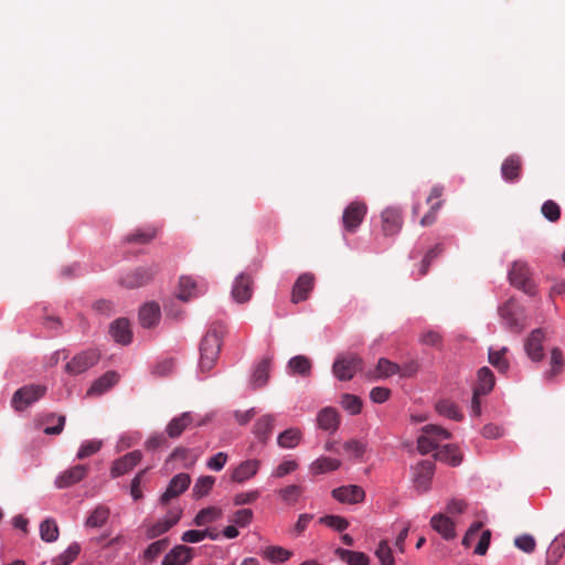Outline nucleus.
I'll use <instances>...</instances> for the list:
<instances>
[{"instance_id": "680f3d73", "label": "nucleus", "mask_w": 565, "mask_h": 565, "mask_svg": "<svg viewBox=\"0 0 565 565\" xmlns=\"http://www.w3.org/2000/svg\"><path fill=\"white\" fill-rule=\"evenodd\" d=\"M343 448L351 456L360 458L365 451V444L356 439H351L343 444Z\"/></svg>"}, {"instance_id": "cd10ccee", "label": "nucleus", "mask_w": 565, "mask_h": 565, "mask_svg": "<svg viewBox=\"0 0 565 565\" xmlns=\"http://www.w3.org/2000/svg\"><path fill=\"white\" fill-rule=\"evenodd\" d=\"M319 428L335 431L340 424L338 412L332 407L321 409L317 416Z\"/></svg>"}, {"instance_id": "5fc2aeb1", "label": "nucleus", "mask_w": 565, "mask_h": 565, "mask_svg": "<svg viewBox=\"0 0 565 565\" xmlns=\"http://www.w3.org/2000/svg\"><path fill=\"white\" fill-rule=\"evenodd\" d=\"M320 523L342 532L349 527V521L340 515H324L320 518Z\"/></svg>"}, {"instance_id": "bb28decb", "label": "nucleus", "mask_w": 565, "mask_h": 565, "mask_svg": "<svg viewBox=\"0 0 565 565\" xmlns=\"http://www.w3.org/2000/svg\"><path fill=\"white\" fill-rule=\"evenodd\" d=\"M158 228L154 226H143L136 228L132 233L125 236L126 244L145 245L150 243L157 235Z\"/></svg>"}, {"instance_id": "9b49d317", "label": "nucleus", "mask_w": 565, "mask_h": 565, "mask_svg": "<svg viewBox=\"0 0 565 565\" xmlns=\"http://www.w3.org/2000/svg\"><path fill=\"white\" fill-rule=\"evenodd\" d=\"M382 232L385 236L397 234L403 226L402 211L398 207H387L382 214Z\"/></svg>"}, {"instance_id": "0eeeda50", "label": "nucleus", "mask_w": 565, "mask_h": 565, "mask_svg": "<svg viewBox=\"0 0 565 565\" xmlns=\"http://www.w3.org/2000/svg\"><path fill=\"white\" fill-rule=\"evenodd\" d=\"M100 359V354L95 349H88L79 352L66 363L65 372L71 375H78L93 367Z\"/></svg>"}, {"instance_id": "a211bd4d", "label": "nucleus", "mask_w": 565, "mask_h": 565, "mask_svg": "<svg viewBox=\"0 0 565 565\" xmlns=\"http://www.w3.org/2000/svg\"><path fill=\"white\" fill-rule=\"evenodd\" d=\"M87 473V467L85 465H76L64 472H62L55 480V484L58 489L68 488L79 481H82Z\"/></svg>"}, {"instance_id": "dca6fc26", "label": "nucleus", "mask_w": 565, "mask_h": 565, "mask_svg": "<svg viewBox=\"0 0 565 565\" xmlns=\"http://www.w3.org/2000/svg\"><path fill=\"white\" fill-rule=\"evenodd\" d=\"M315 285V277L311 274H302L296 280L292 292H291V301L294 303L301 302L306 300L311 292Z\"/></svg>"}, {"instance_id": "052dcab7", "label": "nucleus", "mask_w": 565, "mask_h": 565, "mask_svg": "<svg viewBox=\"0 0 565 565\" xmlns=\"http://www.w3.org/2000/svg\"><path fill=\"white\" fill-rule=\"evenodd\" d=\"M102 447V441L99 440H89L84 443L77 452L78 459H85L94 454H96Z\"/></svg>"}, {"instance_id": "69168bd1", "label": "nucleus", "mask_w": 565, "mask_h": 565, "mask_svg": "<svg viewBox=\"0 0 565 565\" xmlns=\"http://www.w3.org/2000/svg\"><path fill=\"white\" fill-rule=\"evenodd\" d=\"M443 201H436V203L431 204L428 212L420 218L419 224L422 226H430L436 221V215L438 210L441 207Z\"/></svg>"}, {"instance_id": "58836bf2", "label": "nucleus", "mask_w": 565, "mask_h": 565, "mask_svg": "<svg viewBox=\"0 0 565 565\" xmlns=\"http://www.w3.org/2000/svg\"><path fill=\"white\" fill-rule=\"evenodd\" d=\"M436 411L439 415L448 417L450 419L460 422L463 415L460 413L457 405L449 399H441L436 404Z\"/></svg>"}, {"instance_id": "4c0bfd02", "label": "nucleus", "mask_w": 565, "mask_h": 565, "mask_svg": "<svg viewBox=\"0 0 565 565\" xmlns=\"http://www.w3.org/2000/svg\"><path fill=\"white\" fill-rule=\"evenodd\" d=\"M311 361L309 358L305 355H297L289 360L288 367L292 374H299L302 376H307L311 371Z\"/></svg>"}, {"instance_id": "2eb2a0df", "label": "nucleus", "mask_w": 565, "mask_h": 565, "mask_svg": "<svg viewBox=\"0 0 565 565\" xmlns=\"http://www.w3.org/2000/svg\"><path fill=\"white\" fill-rule=\"evenodd\" d=\"M253 295V279L249 275L241 274L234 281L232 296L236 302L248 301Z\"/></svg>"}, {"instance_id": "c85d7f7f", "label": "nucleus", "mask_w": 565, "mask_h": 565, "mask_svg": "<svg viewBox=\"0 0 565 565\" xmlns=\"http://www.w3.org/2000/svg\"><path fill=\"white\" fill-rule=\"evenodd\" d=\"M271 365V358H264L259 363L255 366V370L252 374V385L254 388H260L265 386L269 380V372Z\"/></svg>"}, {"instance_id": "79ce46f5", "label": "nucleus", "mask_w": 565, "mask_h": 565, "mask_svg": "<svg viewBox=\"0 0 565 565\" xmlns=\"http://www.w3.org/2000/svg\"><path fill=\"white\" fill-rule=\"evenodd\" d=\"M109 509L105 505H98L96 507L89 516L86 520V526L89 527H100L103 526L108 518H109Z\"/></svg>"}, {"instance_id": "ea45409f", "label": "nucleus", "mask_w": 565, "mask_h": 565, "mask_svg": "<svg viewBox=\"0 0 565 565\" xmlns=\"http://www.w3.org/2000/svg\"><path fill=\"white\" fill-rule=\"evenodd\" d=\"M58 535L60 530L55 520L49 518L40 524V536L44 542H55Z\"/></svg>"}, {"instance_id": "aec40b11", "label": "nucleus", "mask_w": 565, "mask_h": 565, "mask_svg": "<svg viewBox=\"0 0 565 565\" xmlns=\"http://www.w3.org/2000/svg\"><path fill=\"white\" fill-rule=\"evenodd\" d=\"M518 305L513 300L507 301L500 308V316L504 320L508 328L513 332H520L523 329V324L518 317Z\"/></svg>"}, {"instance_id": "f3484780", "label": "nucleus", "mask_w": 565, "mask_h": 565, "mask_svg": "<svg viewBox=\"0 0 565 565\" xmlns=\"http://www.w3.org/2000/svg\"><path fill=\"white\" fill-rule=\"evenodd\" d=\"M259 468L260 461L258 459L245 460L233 469L231 480L236 483H243L244 481L256 476Z\"/></svg>"}, {"instance_id": "a19ab883", "label": "nucleus", "mask_w": 565, "mask_h": 565, "mask_svg": "<svg viewBox=\"0 0 565 565\" xmlns=\"http://www.w3.org/2000/svg\"><path fill=\"white\" fill-rule=\"evenodd\" d=\"M222 516V510L215 507L202 509L194 518L193 523L196 526H203L218 520Z\"/></svg>"}, {"instance_id": "ddd939ff", "label": "nucleus", "mask_w": 565, "mask_h": 565, "mask_svg": "<svg viewBox=\"0 0 565 565\" xmlns=\"http://www.w3.org/2000/svg\"><path fill=\"white\" fill-rule=\"evenodd\" d=\"M435 465L429 460H423L415 467L414 483L418 490L425 492L429 489Z\"/></svg>"}, {"instance_id": "37998d69", "label": "nucleus", "mask_w": 565, "mask_h": 565, "mask_svg": "<svg viewBox=\"0 0 565 565\" xmlns=\"http://www.w3.org/2000/svg\"><path fill=\"white\" fill-rule=\"evenodd\" d=\"M508 352L507 348H502L500 350H489V362L495 367L500 373H507L509 370V361L505 358V353Z\"/></svg>"}, {"instance_id": "4d7b16f0", "label": "nucleus", "mask_w": 565, "mask_h": 565, "mask_svg": "<svg viewBox=\"0 0 565 565\" xmlns=\"http://www.w3.org/2000/svg\"><path fill=\"white\" fill-rule=\"evenodd\" d=\"M45 423L50 422H56L53 426H47L44 428V434L46 435H58L63 431L64 425H65V416L63 415H56V414H50L45 417Z\"/></svg>"}, {"instance_id": "f03ea898", "label": "nucleus", "mask_w": 565, "mask_h": 565, "mask_svg": "<svg viewBox=\"0 0 565 565\" xmlns=\"http://www.w3.org/2000/svg\"><path fill=\"white\" fill-rule=\"evenodd\" d=\"M509 281L512 286L521 289L529 296H535L537 292L532 271L526 262L514 260L508 274Z\"/></svg>"}, {"instance_id": "09e8293b", "label": "nucleus", "mask_w": 565, "mask_h": 565, "mask_svg": "<svg viewBox=\"0 0 565 565\" xmlns=\"http://www.w3.org/2000/svg\"><path fill=\"white\" fill-rule=\"evenodd\" d=\"M265 558L273 563L286 562L290 558L291 552L280 546H269L264 550Z\"/></svg>"}, {"instance_id": "864d4df0", "label": "nucleus", "mask_w": 565, "mask_h": 565, "mask_svg": "<svg viewBox=\"0 0 565 565\" xmlns=\"http://www.w3.org/2000/svg\"><path fill=\"white\" fill-rule=\"evenodd\" d=\"M564 366L563 353L559 349L554 348L551 352V369L547 372L550 379L559 374Z\"/></svg>"}, {"instance_id": "f704fd0d", "label": "nucleus", "mask_w": 565, "mask_h": 565, "mask_svg": "<svg viewBox=\"0 0 565 565\" xmlns=\"http://www.w3.org/2000/svg\"><path fill=\"white\" fill-rule=\"evenodd\" d=\"M494 386V375L492 371L483 366L478 371V382L473 391L477 395H487Z\"/></svg>"}, {"instance_id": "de8ad7c7", "label": "nucleus", "mask_w": 565, "mask_h": 565, "mask_svg": "<svg viewBox=\"0 0 565 565\" xmlns=\"http://www.w3.org/2000/svg\"><path fill=\"white\" fill-rule=\"evenodd\" d=\"M169 545V539H161L153 543H151L143 552V558L151 563L153 562L162 552L167 550Z\"/></svg>"}, {"instance_id": "c03bdc74", "label": "nucleus", "mask_w": 565, "mask_h": 565, "mask_svg": "<svg viewBox=\"0 0 565 565\" xmlns=\"http://www.w3.org/2000/svg\"><path fill=\"white\" fill-rule=\"evenodd\" d=\"M301 439V431L298 428H288L282 431L277 443L281 448H295Z\"/></svg>"}, {"instance_id": "6e6552de", "label": "nucleus", "mask_w": 565, "mask_h": 565, "mask_svg": "<svg viewBox=\"0 0 565 565\" xmlns=\"http://www.w3.org/2000/svg\"><path fill=\"white\" fill-rule=\"evenodd\" d=\"M367 206L363 201L351 202L343 211L342 224L348 233H354L363 222Z\"/></svg>"}, {"instance_id": "473e14b6", "label": "nucleus", "mask_w": 565, "mask_h": 565, "mask_svg": "<svg viewBox=\"0 0 565 565\" xmlns=\"http://www.w3.org/2000/svg\"><path fill=\"white\" fill-rule=\"evenodd\" d=\"M401 366L385 358H381L377 361L376 367L373 372H370L367 376L370 379H382L398 374Z\"/></svg>"}, {"instance_id": "393cba45", "label": "nucleus", "mask_w": 565, "mask_h": 565, "mask_svg": "<svg viewBox=\"0 0 565 565\" xmlns=\"http://www.w3.org/2000/svg\"><path fill=\"white\" fill-rule=\"evenodd\" d=\"M161 311L157 302L145 303L139 310V321L143 328H152L160 320Z\"/></svg>"}, {"instance_id": "39448f33", "label": "nucleus", "mask_w": 565, "mask_h": 565, "mask_svg": "<svg viewBox=\"0 0 565 565\" xmlns=\"http://www.w3.org/2000/svg\"><path fill=\"white\" fill-rule=\"evenodd\" d=\"M46 393V386L40 384L25 385L15 391L11 405L15 411H24L32 403L40 399Z\"/></svg>"}, {"instance_id": "8fccbe9b", "label": "nucleus", "mask_w": 565, "mask_h": 565, "mask_svg": "<svg viewBox=\"0 0 565 565\" xmlns=\"http://www.w3.org/2000/svg\"><path fill=\"white\" fill-rule=\"evenodd\" d=\"M215 483V478L212 476L200 477L193 487V497L202 498L205 497Z\"/></svg>"}, {"instance_id": "f257e3e1", "label": "nucleus", "mask_w": 565, "mask_h": 565, "mask_svg": "<svg viewBox=\"0 0 565 565\" xmlns=\"http://www.w3.org/2000/svg\"><path fill=\"white\" fill-rule=\"evenodd\" d=\"M225 330L226 328L222 322L215 321L201 340L199 361L201 372H209L214 367L221 352Z\"/></svg>"}, {"instance_id": "a18cd8bd", "label": "nucleus", "mask_w": 565, "mask_h": 565, "mask_svg": "<svg viewBox=\"0 0 565 565\" xmlns=\"http://www.w3.org/2000/svg\"><path fill=\"white\" fill-rule=\"evenodd\" d=\"M195 289H196V282L194 281V279L189 276H182L180 278V282H179L178 298L183 301H188L196 295L194 292Z\"/></svg>"}, {"instance_id": "423d86ee", "label": "nucleus", "mask_w": 565, "mask_h": 565, "mask_svg": "<svg viewBox=\"0 0 565 565\" xmlns=\"http://www.w3.org/2000/svg\"><path fill=\"white\" fill-rule=\"evenodd\" d=\"M158 273L157 265L141 266L122 275L119 284L128 289L139 288L152 280Z\"/></svg>"}, {"instance_id": "412c9836", "label": "nucleus", "mask_w": 565, "mask_h": 565, "mask_svg": "<svg viewBox=\"0 0 565 565\" xmlns=\"http://www.w3.org/2000/svg\"><path fill=\"white\" fill-rule=\"evenodd\" d=\"M193 558L192 548L177 545L166 554L162 565H186Z\"/></svg>"}, {"instance_id": "72a5a7b5", "label": "nucleus", "mask_w": 565, "mask_h": 565, "mask_svg": "<svg viewBox=\"0 0 565 565\" xmlns=\"http://www.w3.org/2000/svg\"><path fill=\"white\" fill-rule=\"evenodd\" d=\"M334 554L348 565H369L370 557L363 552L350 551L342 547H338Z\"/></svg>"}, {"instance_id": "603ef678", "label": "nucleus", "mask_w": 565, "mask_h": 565, "mask_svg": "<svg viewBox=\"0 0 565 565\" xmlns=\"http://www.w3.org/2000/svg\"><path fill=\"white\" fill-rule=\"evenodd\" d=\"M341 406L351 415H356L362 409V399L352 394H344L341 398Z\"/></svg>"}, {"instance_id": "6e6d98bb", "label": "nucleus", "mask_w": 565, "mask_h": 565, "mask_svg": "<svg viewBox=\"0 0 565 565\" xmlns=\"http://www.w3.org/2000/svg\"><path fill=\"white\" fill-rule=\"evenodd\" d=\"M279 497L287 503H295L302 494V488L297 484H290L279 490Z\"/></svg>"}, {"instance_id": "c756f323", "label": "nucleus", "mask_w": 565, "mask_h": 565, "mask_svg": "<svg viewBox=\"0 0 565 565\" xmlns=\"http://www.w3.org/2000/svg\"><path fill=\"white\" fill-rule=\"evenodd\" d=\"M192 415L188 412L172 418L167 425V435L170 438H178L192 424Z\"/></svg>"}, {"instance_id": "49530a36", "label": "nucleus", "mask_w": 565, "mask_h": 565, "mask_svg": "<svg viewBox=\"0 0 565 565\" xmlns=\"http://www.w3.org/2000/svg\"><path fill=\"white\" fill-rule=\"evenodd\" d=\"M81 552L78 543H72L62 554L52 561V565H70Z\"/></svg>"}, {"instance_id": "3c124183", "label": "nucleus", "mask_w": 565, "mask_h": 565, "mask_svg": "<svg viewBox=\"0 0 565 565\" xmlns=\"http://www.w3.org/2000/svg\"><path fill=\"white\" fill-rule=\"evenodd\" d=\"M375 555L379 558L381 565H395V559L387 541L383 540L379 543Z\"/></svg>"}, {"instance_id": "bf43d9fd", "label": "nucleus", "mask_w": 565, "mask_h": 565, "mask_svg": "<svg viewBox=\"0 0 565 565\" xmlns=\"http://www.w3.org/2000/svg\"><path fill=\"white\" fill-rule=\"evenodd\" d=\"M541 211L542 214L551 222H556L561 216L559 206L552 200L544 202Z\"/></svg>"}, {"instance_id": "13d9d810", "label": "nucleus", "mask_w": 565, "mask_h": 565, "mask_svg": "<svg viewBox=\"0 0 565 565\" xmlns=\"http://www.w3.org/2000/svg\"><path fill=\"white\" fill-rule=\"evenodd\" d=\"M514 545L525 553H532L536 547V542L532 535L523 534L515 537Z\"/></svg>"}, {"instance_id": "7ed1b4c3", "label": "nucleus", "mask_w": 565, "mask_h": 565, "mask_svg": "<svg viewBox=\"0 0 565 565\" xmlns=\"http://www.w3.org/2000/svg\"><path fill=\"white\" fill-rule=\"evenodd\" d=\"M423 434L417 439V449L422 455H427L437 449L438 444L449 439L451 434L437 425H426L422 428Z\"/></svg>"}, {"instance_id": "f8f14e48", "label": "nucleus", "mask_w": 565, "mask_h": 565, "mask_svg": "<svg viewBox=\"0 0 565 565\" xmlns=\"http://www.w3.org/2000/svg\"><path fill=\"white\" fill-rule=\"evenodd\" d=\"M332 497L341 503L355 504L365 499V491L356 484L342 486L332 490Z\"/></svg>"}, {"instance_id": "7c9ffc66", "label": "nucleus", "mask_w": 565, "mask_h": 565, "mask_svg": "<svg viewBox=\"0 0 565 565\" xmlns=\"http://www.w3.org/2000/svg\"><path fill=\"white\" fill-rule=\"evenodd\" d=\"M434 457L452 467L459 466L462 461V455L455 445H446L435 452Z\"/></svg>"}, {"instance_id": "e433bc0d", "label": "nucleus", "mask_w": 565, "mask_h": 565, "mask_svg": "<svg viewBox=\"0 0 565 565\" xmlns=\"http://www.w3.org/2000/svg\"><path fill=\"white\" fill-rule=\"evenodd\" d=\"M341 461L329 457H320L310 465L313 475H322L339 469Z\"/></svg>"}, {"instance_id": "b1692460", "label": "nucleus", "mask_w": 565, "mask_h": 565, "mask_svg": "<svg viewBox=\"0 0 565 565\" xmlns=\"http://www.w3.org/2000/svg\"><path fill=\"white\" fill-rule=\"evenodd\" d=\"M543 331L541 329H535L531 332L529 338L525 341V351L533 361H540L543 358Z\"/></svg>"}, {"instance_id": "5701e85b", "label": "nucleus", "mask_w": 565, "mask_h": 565, "mask_svg": "<svg viewBox=\"0 0 565 565\" xmlns=\"http://www.w3.org/2000/svg\"><path fill=\"white\" fill-rule=\"evenodd\" d=\"M430 525L445 540H452L456 537L455 523L445 514H435L430 520Z\"/></svg>"}, {"instance_id": "9d476101", "label": "nucleus", "mask_w": 565, "mask_h": 565, "mask_svg": "<svg viewBox=\"0 0 565 565\" xmlns=\"http://www.w3.org/2000/svg\"><path fill=\"white\" fill-rule=\"evenodd\" d=\"M181 515L182 511L180 509L170 510L164 519L157 521L154 524L147 529V539L152 540L168 532L180 521Z\"/></svg>"}, {"instance_id": "6ab92c4d", "label": "nucleus", "mask_w": 565, "mask_h": 565, "mask_svg": "<svg viewBox=\"0 0 565 565\" xmlns=\"http://www.w3.org/2000/svg\"><path fill=\"white\" fill-rule=\"evenodd\" d=\"M109 333L120 344H129L132 339L130 323L126 318H118L110 323Z\"/></svg>"}, {"instance_id": "a878e982", "label": "nucleus", "mask_w": 565, "mask_h": 565, "mask_svg": "<svg viewBox=\"0 0 565 565\" xmlns=\"http://www.w3.org/2000/svg\"><path fill=\"white\" fill-rule=\"evenodd\" d=\"M522 171V160L518 154H510L501 166V173L504 180L515 181L520 178Z\"/></svg>"}, {"instance_id": "4be33fe9", "label": "nucleus", "mask_w": 565, "mask_h": 565, "mask_svg": "<svg viewBox=\"0 0 565 565\" xmlns=\"http://www.w3.org/2000/svg\"><path fill=\"white\" fill-rule=\"evenodd\" d=\"M118 374L115 371H107L104 375L93 382L87 391L88 396H98L110 390L118 382Z\"/></svg>"}, {"instance_id": "774afa93", "label": "nucleus", "mask_w": 565, "mask_h": 565, "mask_svg": "<svg viewBox=\"0 0 565 565\" xmlns=\"http://www.w3.org/2000/svg\"><path fill=\"white\" fill-rule=\"evenodd\" d=\"M93 309L98 313L110 316L114 313V303L109 300L100 299L93 303Z\"/></svg>"}, {"instance_id": "2f4dec72", "label": "nucleus", "mask_w": 565, "mask_h": 565, "mask_svg": "<svg viewBox=\"0 0 565 565\" xmlns=\"http://www.w3.org/2000/svg\"><path fill=\"white\" fill-rule=\"evenodd\" d=\"M275 424V416L267 414L257 419L254 426L255 436L262 441L266 443L273 431Z\"/></svg>"}, {"instance_id": "e2e57ef3", "label": "nucleus", "mask_w": 565, "mask_h": 565, "mask_svg": "<svg viewBox=\"0 0 565 565\" xmlns=\"http://www.w3.org/2000/svg\"><path fill=\"white\" fill-rule=\"evenodd\" d=\"M253 511L250 509H241L237 510L232 516L231 521L234 522L238 526H246L252 522Z\"/></svg>"}, {"instance_id": "c9c22d12", "label": "nucleus", "mask_w": 565, "mask_h": 565, "mask_svg": "<svg viewBox=\"0 0 565 565\" xmlns=\"http://www.w3.org/2000/svg\"><path fill=\"white\" fill-rule=\"evenodd\" d=\"M565 551V532L556 536L547 550L546 564L555 565Z\"/></svg>"}, {"instance_id": "338daca9", "label": "nucleus", "mask_w": 565, "mask_h": 565, "mask_svg": "<svg viewBox=\"0 0 565 565\" xmlns=\"http://www.w3.org/2000/svg\"><path fill=\"white\" fill-rule=\"evenodd\" d=\"M226 462L227 455L223 451H220L207 460L206 467L211 470L220 471L224 468Z\"/></svg>"}, {"instance_id": "20e7f679", "label": "nucleus", "mask_w": 565, "mask_h": 565, "mask_svg": "<svg viewBox=\"0 0 565 565\" xmlns=\"http://www.w3.org/2000/svg\"><path fill=\"white\" fill-rule=\"evenodd\" d=\"M362 359L354 353L339 355L332 366L334 376L340 381L351 380L362 367Z\"/></svg>"}, {"instance_id": "0e129e2a", "label": "nucleus", "mask_w": 565, "mask_h": 565, "mask_svg": "<svg viewBox=\"0 0 565 565\" xmlns=\"http://www.w3.org/2000/svg\"><path fill=\"white\" fill-rule=\"evenodd\" d=\"M298 468V463L295 460H286L277 466L273 472V477L282 478Z\"/></svg>"}, {"instance_id": "4468645a", "label": "nucleus", "mask_w": 565, "mask_h": 565, "mask_svg": "<svg viewBox=\"0 0 565 565\" xmlns=\"http://www.w3.org/2000/svg\"><path fill=\"white\" fill-rule=\"evenodd\" d=\"M141 458V452L139 450H135L115 460L110 469L111 477L117 478L127 473L140 462Z\"/></svg>"}, {"instance_id": "1a4fd4ad", "label": "nucleus", "mask_w": 565, "mask_h": 565, "mask_svg": "<svg viewBox=\"0 0 565 565\" xmlns=\"http://www.w3.org/2000/svg\"><path fill=\"white\" fill-rule=\"evenodd\" d=\"M191 477L188 473H178L169 482L166 491L160 497V503L166 505L172 499L182 494L190 486Z\"/></svg>"}]
</instances>
